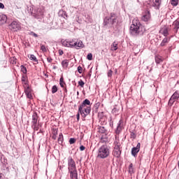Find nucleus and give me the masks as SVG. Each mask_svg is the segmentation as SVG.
<instances>
[{
  "label": "nucleus",
  "mask_w": 179,
  "mask_h": 179,
  "mask_svg": "<svg viewBox=\"0 0 179 179\" xmlns=\"http://www.w3.org/2000/svg\"><path fill=\"white\" fill-rule=\"evenodd\" d=\"M29 34H30V36H33V37H35V38L38 37V35L37 34L34 33V31H31L29 33Z\"/></svg>",
  "instance_id": "nucleus-51"
},
{
  "label": "nucleus",
  "mask_w": 179,
  "mask_h": 179,
  "mask_svg": "<svg viewBox=\"0 0 179 179\" xmlns=\"http://www.w3.org/2000/svg\"><path fill=\"white\" fill-rule=\"evenodd\" d=\"M0 179H3V174L0 173Z\"/></svg>",
  "instance_id": "nucleus-61"
},
{
  "label": "nucleus",
  "mask_w": 179,
  "mask_h": 179,
  "mask_svg": "<svg viewBox=\"0 0 179 179\" xmlns=\"http://www.w3.org/2000/svg\"><path fill=\"white\" fill-rule=\"evenodd\" d=\"M64 92H65V93H68V90H66V88H65Z\"/></svg>",
  "instance_id": "nucleus-64"
},
{
  "label": "nucleus",
  "mask_w": 179,
  "mask_h": 179,
  "mask_svg": "<svg viewBox=\"0 0 179 179\" xmlns=\"http://www.w3.org/2000/svg\"><path fill=\"white\" fill-rule=\"evenodd\" d=\"M122 129H124V120L122 119L118 122L117 128L115 129L116 135H120L121 132H122Z\"/></svg>",
  "instance_id": "nucleus-8"
},
{
  "label": "nucleus",
  "mask_w": 179,
  "mask_h": 179,
  "mask_svg": "<svg viewBox=\"0 0 179 179\" xmlns=\"http://www.w3.org/2000/svg\"><path fill=\"white\" fill-rule=\"evenodd\" d=\"M169 41H170V39H169V38H167V37H165L162 40V43H160V46L164 47V46L167 45V43H169Z\"/></svg>",
  "instance_id": "nucleus-23"
},
{
  "label": "nucleus",
  "mask_w": 179,
  "mask_h": 179,
  "mask_svg": "<svg viewBox=\"0 0 179 179\" xmlns=\"http://www.w3.org/2000/svg\"><path fill=\"white\" fill-rule=\"evenodd\" d=\"M85 22H87V23H93V18H92L90 15H87L85 19Z\"/></svg>",
  "instance_id": "nucleus-35"
},
{
  "label": "nucleus",
  "mask_w": 179,
  "mask_h": 179,
  "mask_svg": "<svg viewBox=\"0 0 179 179\" xmlns=\"http://www.w3.org/2000/svg\"><path fill=\"white\" fill-rule=\"evenodd\" d=\"M74 47L76 50H80V48H85V45L82 41H74Z\"/></svg>",
  "instance_id": "nucleus-13"
},
{
  "label": "nucleus",
  "mask_w": 179,
  "mask_h": 179,
  "mask_svg": "<svg viewBox=\"0 0 179 179\" xmlns=\"http://www.w3.org/2000/svg\"><path fill=\"white\" fill-rule=\"evenodd\" d=\"M5 8V5L3 3H0V9H3Z\"/></svg>",
  "instance_id": "nucleus-60"
},
{
  "label": "nucleus",
  "mask_w": 179,
  "mask_h": 179,
  "mask_svg": "<svg viewBox=\"0 0 179 179\" xmlns=\"http://www.w3.org/2000/svg\"><path fill=\"white\" fill-rule=\"evenodd\" d=\"M47 61H48V62L51 63V62H52V58H51V57H48V58H47Z\"/></svg>",
  "instance_id": "nucleus-58"
},
{
  "label": "nucleus",
  "mask_w": 179,
  "mask_h": 179,
  "mask_svg": "<svg viewBox=\"0 0 179 179\" xmlns=\"http://www.w3.org/2000/svg\"><path fill=\"white\" fill-rule=\"evenodd\" d=\"M171 3L173 6H177L178 5V0H172Z\"/></svg>",
  "instance_id": "nucleus-43"
},
{
  "label": "nucleus",
  "mask_w": 179,
  "mask_h": 179,
  "mask_svg": "<svg viewBox=\"0 0 179 179\" xmlns=\"http://www.w3.org/2000/svg\"><path fill=\"white\" fill-rule=\"evenodd\" d=\"M59 55H64V50H59Z\"/></svg>",
  "instance_id": "nucleus-57"
},
{
  "label": "nucleus",
  "mask_w": 179,
  "mask_h": 179,
  "mask_svg": "<svg viewBox=\"0 0 179 179\" xmlns=\"http://www.w3.org/2000/svg\"><path fill=\"white\" fill-rule=\"evenodd\" d=\"M39 125H40V123H37V124H31V128H32V129H34V131H38Z\"/></svg>",
  "instance_id": "nucleus-31"
},
{
  "label": "nucleus",
  "mask_w": 179,
  "mask_h": 179,
  "mask_svg": "<svg viewBox=\"0 0 179 179\" xmlns=\"http://www.w3.org/2000/svg\"><path fill=\"white\" fill-rule=\"evenodd\" d=\"M21 80L22 82H27V76L26 74L22 75Z\"/></svg>",
  "instance_id": "nucleus-46"
},
{
  "label": "nucleus",
  "mask_w": 179,
  "mask_h": 179,
  "mask_svg": "<svg viewBox=\"0 0 179 179\" xmlns=\"http://www.w3.org/2000/svg\"><path fill=\"white\" fill-rule=\"evenodd\" d=\"M98 117L100 120H103V117H104V113L100 112L98 113Z\"/></svg>",
  "instance_id": "nucleus-49"
},
{
  "label": "nucleus",
  "mask_w": 179,
  "mask_h": 179,
  "mask_svg": "<svg viewBox=\"0 0 179 179\" xmlns=\"http://www.w3.org/2000/svg\"><path fill=\"white\" fill-rule=\"evenodd\" d=\"M172 26L173 27V31L175 34H177V33H178V29H179V20L178 19L176 20L173 22Z\"/></svg>",
  "instance_id": "nucleus-14"
},
{
  "label": "nucleus",
  "mask_w": 179,
  "mask_h": 179,
  "mask_svg": "<svg viewBox=\"0 0 179 179\" xmlns=\"http://www.w3.org/2000/svg\"><path fill=\"white\" fill-rule=\"evenodd\" d=\"M8 20V17L6 15H0V25L2 26V24H5L6 23V21Z\"/></svg>",
  "instance_id": "nucleus-17"
},
{
  "label": "nucleus",
  "mask_w": 179,
  "mask_h": 179,
  "mask_svg": "<svg viewBox=\"0 0 179 179\" xmlns=\"http://www.w3.org/2000/svg\"><path fill=\"white\" fill-rule=\"evenodd\" d=\"M41 50L43 51V52H47V48L44 45H41Z\"/></svg>",
  "instance_id": "nucleus-48"
},
{
  "label": "nucleus",
  "mask_w": 179,
  "mask_h": 179,
  "mask_svg": "<svg viewBox=\"0 0 179 179\" xmlns=\"http://www.w3.org/2000/svg\"><path fill=\"white\" fill-rule=\"evenodd\" d=\"M70 174V179H78V170L77 169H70L69 170Z\"/></svg>",
  "instance_id": "nucleus-10"
},
{
  "label": "nucleus",
  "mask_w": 179,
  "mask_h": 179,
  "mask_svg": "<svg viewBox=\"0 0 179 179\" xmlns=\"http://www.w3.org/2000/svg\"><path fill=\"white\" fill-rule=\"evenodd\" d=\"M110 156V147L107 144L102 145L98 150V159H107Z\"/></svg>",
  "instance_id": "nucleus-2"
},
{
  "label": "nucleus",
  "mask_w": 179,
  "mask_h": 179,
  "mask_svg": "<svg viewBox=\"0 0 179 179\" xmlns=\"http://www.w3.org/2000/svg\"><path fill=\"white\" fill-rule=\"evenodd\" d=\"M76 118H77V121H79V120H80V113H79V110L76 115Z\"/></svg>",
  "instance_id": "nucleus-55"
},
{
  "label": "nucleus",
  "mask_w": 179,
  "mask_h": 179,
  "mask_svg": "<svg viewBox=\"0 0 179 179\" xmlns=\"http://www.w3.org/2000/svg\"><path fill=\"white\" fill-rule=\"evenodd\" d=\"M92 111V108H83V113H80L81 117H83V118H85V117H87V115H89L90 114V112Z\"/></svg>",
  "instance_id": "nucleus-12"
},
{
  "label": "nucleus",
  "mask_w": 179,
  "mask_h": 179,
  "mask_svg": "<svg viewBox=\"0 0 179 179\" xmlns=\"http://www.w3.org/2000/svg\"><path fill=\"white\" fill-rule=\"evenodd\" d=\"M20 69H21V72H22L24 75L27 74V69H26V67L24 65L20 66Z\"/></svg>",
  "instance_id": "nucleus-30"
},
{
  "label": "nucleus",
  "mask_w": 179,
  "mask_h": 179,
  "mask_svg": "<svg viewBox=\"0 0 179 179\" xmlns=\"http://www.w3.org/2000/svg\"><path fill=\"white\" fill-rule=\"evenodd\" d=\"M94 108L92 109L93 113H97V111H99V106H97V104L94 105Z\"/></svg>",
  "instance_id": "nucleus-52"
},
{
  "label": "nucleus",
  "mask_w": 179,
  "mask_h": 179,
  "mask_svg": "<svg viewBox=\"0 0 179 179\" xmlns=\"http://www.w3.org/2000/svg\"><path fill=\"white\" fill-rule=\"evenodd\" d=\"M25 85L27 86V87L24 89L25 94L27 93H31V89H30V86H29V84H27V83H25Z\"/></svg>",
  "instance_id": "nucleus-29"
},
{
  "label": "nucleus",
  "mask_w": 179,
  "mask_h": 179,
  "mask_svg": "<svg viewBox=\"0 0 179 179\" xmlns=\"http://www.w3.org/2000/svg\"><path fill=\"white\" fill-rule=\"evenodd\" d=\"M63 142H64V135H62V133H60L57 140V143H59V145H62Z\"/></svg>",
  "instance_id": "nucleus-28"
},
{
  "label": "nucleus",
  "mask_w": 179,
  "mask_h": 179,
  "mask_svg": "<svg viewBox=\"0 0 179 179\" xmlns=\"http://www.w3.org/2000/svg\"><path fill=\"white\" fill-rule=\"evenodd\" d=\"M85 149H86V148L84 145H80V150L81 152H83V150H85Z\"/></svg>",
  "instance_id": "nucleus-56"
},
{
  "label": "nucleus",
  "mask_w": 179,
  "mask_h": 179,
  "mask_svg": "<svg viewBox=\"0 0 179 179\" xmlns=\"http://www.w3.org/2000/svg\"><path fill=\"white\" fill-rule=\"evenodd\" d=\"M176 102V99H173L172 97L170 98L168 105L171 107V106H173V104H174V103Z\"/></svg>",
  "instance_id": "nucleus-37"
},
{
  "label": "nucleus",
  "mask_w": 179,
  "mask_h": 179,
  "mask_svg": "<svg viewBox=\"0 0 179 179\" xmlns=\"http://www.w3.org/2000/svg\"><path fill=\"white\" fill-rule=\"evenodd\" d=\"M91 104L92 103H90V101L89 99H85L78 107L80 114H83V108H91Z\"/></svg>",
  "instance_id": "nucleus-5"
},
{
  "label": "nucleus",
  "mask_w": 179,
  "mask_h": 179,
  "mask_svg": "<svg viewBox=\"0 0 179 179\" xmlns=\"http://www.w3.org/2000/svg\"><path fill=\"white\" fill-rule=\"evenodd\" d=\"M78 73H82V72H83V68H82V66H79L78 67Z\"/></svg>",
  "instance_id": "nucleus-53"
},
{
  "label": "nucleus",
  "mask_w": 179,
  "mask_h": 179,
  "mask_svg": "<svg viewBox=\"0 0 179 179\" xmlns=\"http://www.w3.org/2000/svg\"><path fill=\"white\" fill-rule=\"evenodd\" d=\"M59 85L61 87H64V85H66L65 81H64V77L62 76L59 79Z\"/></svg>",
  "instance_id": "nucleus-34"
},
{
  "label": "nucleus",
  "mask_w": 179,
  "mask_h": 179,
  "mask_svg": "<svg viewBox=\"0 0 179 179\" xmlns=\"http://www.w3.org/2000/svg\"><path fill=\"white\" fill-rule=\"evenodd\" d=\"M58 15L60 17H64V19H66V17H68V15L66 14V12L64 11V10H60L58 13Z\"/></svg>",
  "instance_id": "nucleus-20"
},
{
  "label": "nucleus",
  "mask_w": 179,
  "mask_h": 179,
  "mask_svg": "<svg viewBox=\"0 0 179 179\" xmlns=\"http://www.w3.org/2000/svg\"><path fill=\"white\" fill-rule=\"evenodd\" d=\"M130 138L131 139H136V134H135L134 131H131Z\"/></svg>",
  "instance_id": "nucleus-42"
},
{
  "label": "nucleus",
  "mask_w": 179,
  "mask_h": 179,
  "mask_svg": "<svg viewBox=\"0 0 179 179\" xmlns=\"http://www.w3.org/2000/svg\"><path fill=\"white\" fill-rule=\"evenodd\" d=\"M111 51H117L118 50V43L116 42H113L110 46Z\"/></svg>",
  "instance_id": "nucleus-25"
},
{
  "label": "nucleus",
  "mask_w": 179,
  "mask_h": 179,
  "mask_svg": "<svg viewBox=\"0 0 179 179\" xmlns=\"http://www.w3.org/2000/svg\"><path fill=\"white\" fill-rule=\"evenodd\" d=\"M27 99H30L31 100V99H33V95H31V92H28L27 94H25Z\"/></svg>",
  "instance_id": "nucleus-50"
},
{
  "label": "nucleus",
  "mask_w": 179,
  "mask_h": 179,
  "mask_svg": "<svg viewBox=\"0 0 179 179\" xmlns=\"http://www.w3.org/2000/svg\"><path fill=\"white\" fill-rule=\"evenodd\" d=\"M118 15L115 13H110L108 16L103 18V26L106 29H113L114 24L118 22Z\"/></svg>",
  "instance_id": "nucleus-1"
},
{
  "label": "nucleus",
  "mask_w": 179,
  "mask_h": 179,
  "mask_svg": "<svg viewBox=\"0 0 179 179\" xmlns=\"http://www.w3.org/2000/svg\"><path fill=\"white\" fill-rule=\"evenodd\" d=\"M141 20H143V22H149V20H150V12H145V13L142 16Z\"/></svg>",
  "instance_id": "nucleus-16"
},
{
  "label": "nucleus",
  "mask_w": 179,
  "mask_h": 179,
  "mask_svg": "<svg viewBox=\"0 0 179 179\" xmlns=\"http://www.w3.org/2000/svg\"><path fill=\"white\" fill-rule=\"evenodd\" d=\"M114 145V150H122L121 143H118L117 141H115Z\"/></svg>",
  "instance_id": "nucleus-27"
},
{
  "label": "nucleus",
  "mask_w": 179,
  "mask_h": 179,
  "mask_svg": "<svg viewBox=\"0 0 179 179\" xmlns=\"http://www.w3.org/2000/svg\"><path fill=\"white\" fill-rule=\"evenodd\" d=\"M9 28L13 31H19L22 29V25L19 21H13L11 24H9Z\"/></svg>",
  "instance_id": "nucleus-6"
},
{
  "label": "nucleus",
  "mask_w": 179,
  "mask_h": 179,
  "mask_svg": "<svg viewBox=\"0 0 179 179\" xmlns=\"http://www.w3.org/2000/svg\"><path fill=\"white\" fill-rule=\"evenodd\" d=\"M87 59H88V61H92L93 59V54L89 53L87 55Z\"/></svg>",
  "instance_id": "nucleus-45"
},
{
  "label": "nucleus",
  "mask_w": 179,
  "mask_h": 179,
  "mask_svg": "<svg viewBox=\"0 0 179 179\" xmlns=\"http://www.w3.org/2000/svg\"><path fill=\"white\" fill-rule=\"evenodd\" d=\"M160 3H162V0H153V6H155L157 9H159Z\"/></svg>",
  "instance_id": "nucleus-26"
},
{
  "label": "nucleus",
  "mask_w": 179,
  "mask_h": 179,
  "mask_svg": "<svg viewBox=\"0 0 179 179\" xmlns=\"http://www.w3.org/2000/svg\"><path fill=\"white\" fill-rule=\"evenodd\" d=\"M140 150H141V143H138L136 147H134L131 148V155H133L134 157H136Z\"/></svg>",
  "instance_id": "nucleus-9"
},
{
  "label": "nucleus",
  "mask_w": 179,
  "mask_h": 179,
  "mask_svg": "<svg viewBox=\"0 0 179 179\" xmlns=\"http://www.w3.org/2000/svg\"><path fill=\"white\" fill-rule=\"evenodd\" d=\"M129 173L130 174H134V164L132 163L129 166Z\"/></svg>",
  "instance_id": "nucleus-32"
},
{
  "label": "nucleus",
  "mask_w": 179,
  "mask_h": 179,
  "mask_svg": "<svg viewBox=\"0 0 179 179\" xmlns=\"http://www.w3.org/2000/svg\"><path fill=\"white\" fill-rule=\"evenodd\" d=\"M69 66V60L64 59L62 62V68L66 69Z\"/></svg>",
  "instance_id": "nucleus-24"
},
{
  "label": "nucleus",
  "mask_w": 179,
  "mask_h": 179,
  "mask_svg": "<svg viewBox=\"0 0 179 179\" xmlns=\"http://www.w3.org/2000/svg\"><path fill=\"white\" fill-rule=\"evenodd\" d=\"M98 132L99 134H103V135H107L108 131L104 127L99 126L98 127Z\"/></svg>",
  "instance_id": "nucleus-18"
},
{
  "label": "nucleus",
  "mask_w": 179,
  "mask_h": 179,
  "mask_svg": "<svg viewBox=\"0 0 179 179\" xmlns=\"http://www.w3.org/2000/svg\"><path fill=\"white\" fill-rule=\"evenodd\" d=\"M30 59L31 61H34L35 62H38V59H37V57L34 55H30Z\"/></svg>",
  "instance_id": "nucleus-38"
},
{
  "label": "nucleus",
  "mask_w": 179,
  "mask_h": 179,
  "mask_svg": "<svg viewBox=\"0 0 179 179\" xmlns=\"http://www.w3.org/2000/svg\"><path fill=\"white\" fill-rule=\"evenodd\" d=\"M52 139L56 140V139H57V136H52Z\"/></svg>",
  "instance_id": "nucleus-62"
},
{
  "label": "nucleus",
  "mask_w": 179,
  "mask_h": 179,
  "mask_svg": "<svg viewBox=\"0 0 179 179\" xmlns=\"http://www.w3.org/2000/svg\"><path fill=\"white\" fill-rule=\"evenodd\" d=\"M108 142V137H107V134L102 135L101 136L100 143H106Z\"/></svg>",
  "instance_id": "nucleus-21"
},
{
  "label": "nucleus",
  "mask_w": 179,
  "mask_h": 179,
  "mask_svg": "<svg viewBox=\"0 0 179 179\" xmlns=\"http://www.w3.org/2000/svg\"><path fill=\"white\" fill-rule=\"evenodd\" d=\"M159 33L162 34L164 37H167L169 36V27L164 26L163 28H161Z\"/></svg>",
  "instance_id": "nucleus-15"
},
{
  "label": "nucleus",
  "mask_w": 179,
  "mask_h": 179,
  "mask_svg": "<svg viewBox=\"0 0 179 179\" xmlns=\"http://www.w3.org/2000/svg\"><path fill=\"white\" fill-rule=\"evenodd\" d=\"M109 125H110V127H111L112 128H113V127L114 126V123H113V120L110 119V123H109Z\"/></svg>",
  "instance_id": "nucleus-59"
},
{
  "label": "nucleus",
  "mask_w": 179,
  "mask_h": 179,
  "mask_svg": "<svg viewBox=\"0 0 179 179\" xmlns=\"http://www.w3.org/2000/svg\"><path fill=\"white\" fill-rule=\"evenodd\" d=\"M171 98L173 99V100H177L179 99V94L177 92H175L172 96Z\"/></svg>",
  "instance_id": "nucleus-40"
},
{
  "label": "nucleus",
  "mask_w": 179,
  "mask_h": 179,
  "mask_svg": "<svg viewBox=\"0 0 179 179\" xmlns=\"http://www.w3.org/2000/svg\"><path fill=\"white\" fill-rule=\"evenodd\" d=\"M69 143H70V145H73V143H76V138H71L70 139H69Z\"/></svg>",
  "instance_id": "nucleus-44"
},
{
  "label": "nucleus",
  "mask_w": 179,
  "mask_h": 179,
  "mask_svg": "<svg viewBox=\"0 0 179 179\" xmlns=\"http://www.w3.org/2000/svg\"><path fill=\"white\" fill-rule=\"evenodd\" d=\"M122 152V150H113V156L115 157H117V159H118L121 156Z\"/></svg>",
  "instance_id": "nucleus-19"
},
{
  "label": "nucleus",
  "mask_w": 179,
  "mask_h": 179,
  "mask_svg": "<svg viewBox=\"0 0 179 179\" xmlns=\"http://www.w3.org/2000/svg\"><path fill=\"white\" fill-rule=\"evenodd\" d=\"M44 12H45L44 6L34 7V8H32L31 15L35 19L41 20L44 16Z\"/></svg>",
  "instance_id": "nucleus-3"
},
{
  "label": "nucleus",
  "mask_w": 179,
  "mask_h": 179,
  "mask_svg": "<svg viewBox=\"0 0 179 179\" xmlns=\"http://www.w3.org/2000/svg\"><path fill=\"white\" fill-rule=\"evenodd\" d=\"M118 113H120V108L115 107L113 108V109L112 110V113L115 114V115H118Z\"/></svg>",
  "instance_id": "nucleus-33"
},
{
  "label": "nucleus",
  "mask_w": 179,
  "mask_h": 179,
  "mask_svg": "<svg viewBox=\"0 0 179 179\" xmlns=\"http://www.w3.org/2000/svg\"><path fill=\"white\" fill-rule=\"evenodd\" d=\"M108 78H111V76H113V71H112V70H109L108 71Z\"/></svg>",
  "instance_id": "nucleus-54"
},
{
  "label": "nucleus",
  "mask_w": 179,
  "mask_h": 179,
  "mask_svg": "<svg viewBox=\"0 0 179 179\" xmlns=\"http://www.w3.org/2000/svg\"><path fill=\"white\" fill-rule=\"evenodd\" d=\"M76 169V164L75 163V160L72 158V157H68V170H75Z\"/></svg>",
  "instance_id": "nucleus-7"
},
{
  "label": "nucleus",
  "mask_w": 179,
  "mask_h": 179,
  "mask_svg": "<svg viewBox=\"0 0 179 179\" xmlns=\"http://www.w3.org/2000/svg\"><path fill=\"white\" fill-rule=\"evenodd\" d=\"M75 45V41H69V48H73Z\"/></svg>",
  "instance_id": "nucleus-39"
},
{
  "label": "nucleus",
  "mask_w": 179,
  "mask_h": 179,
  "mask_svg": "<svg viewBox=\"0 0 179 179\" xmlns=\"http://www.w3.org/2000/svg\"><path fill=\"white\" fill-rule=\"evenodd\" d=\"M143 26H142L139 22L132 24L130 27V34L132 36H139L140 34H143Z\"/></svg>",
  "instance_id": "nucleus-4"
},
{
  "label": "nucleus",
  "mask_w": 179,
  "mask_h": 179,
  "mask_svg": "<svg viewBox=\"0 0 179 179\" xmlns=\"http://www.w3.org/2000/svg\"><path fill=\"white\" fill-rule=\"evenodd\" d=\"M31 125H34L36 124H39L38 122V115L37 114V112H34L32 115V120L31 122Z\"/></svg>",
  "instance_id": "nucleus-11"
},
{
  "label": "nucleus",
  "mask_w": 179,
  "mask_h": 179,
  "mask_svg": "<svg viewBox=\"0 0 179 179\" xmlns=\"http://www.w3.org/2000/svg\"><path fill=\"white\" fill-rule=\"evenodd\" d=\"M78 85L80 86V87H85V82L82 80H80L78 81Z\"/></svg>",
  "instance_id": "nucleus-47"
},
{
  "label": "nucleus",
  "mask_w": 179,
  "mask_h": 179,
  "mask_svg": "<svg viewBox=\"0 0 179 179\" xmlns=\"http://www.w3.org/2000/svg\"><path fill=\"white\" fill-rule=\"evenodd\" d=\"M62 45H64V47H68L69 48V41H64L62 43Z\"/></svg>",
  "instance_id": "nucleus-41"
},
{
  "label": "nucleus",
  "mask_w": 179,
  "mask_h": 179,
  "mask_svg": "<svg viewBox=\"0 0 179 179\" xmlns=\"http://www.w3.org/2000/svg\"><path fill=\"white\" fill-rule=\"evenodd\" d=\"M155 58L157 64H162L163 62V57L160 55H155Z\"/></svg>",
  "instance_id": "nucleus-22"
},
{
  "label": "nucleus",
  "mask_w": 179,
  "mask_h": 179,
  "mask_svg": "<svg viewBox=\"0 0 179 179\" xmlns=\"http://www.w3.org/2000/svg\"><path fill=\"white\" fill-rule=\"evenodd\" d=\"M57 66H53V69H57Z\"/></svg>",
  "instance_id": "nucleus-63"
},
{
  "label": "nucleus",
  "mask_w": 179,
  "mask_h": 179,
  "mask_svg": "<svg viewBox=\"0 0 179 179\" xmlns=\"http://www.w3.org/2000/svg\"><path fill=\"white\" fill-rule=\"evenodd\" d=\"M57 92H58V87H57V85H53L52 87V94H55V93H57Z\"/></svg>",
  "instance_id": "nucleus-36"
}]
</instances>
